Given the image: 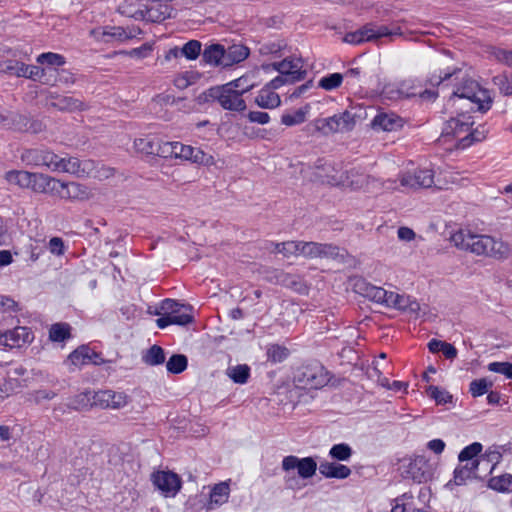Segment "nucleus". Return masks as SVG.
<instances>
[{
    "label": "nucleus",
    "mask_w": 512,
    "mask_h": 512,
    "mask_svg": "<svg viewBox=\"0 0 512 512\" xmlns=\"http://www.w3.org/2000/svg\"><path fill=\"white\" fill-rule=\"evenodd\" d=\"M450 241L458 249L495 259H507L512 254L508 243L489 235L475 234L468 229L455 231L451 234Z\"/></svg>",
    "instance_id": "f257e3e1"
},
{
    "label": "nucleus",
    "mask_w": 512,
    "mask_h": 512,
    "mask_svg": "<svg viewBox=\"0 0 512 512\" xmlns=\"http://www.w3.org/2000/svg\"><path fill=\"white\" fill-rule=\"evenodd\" d=\"M317 468L322 476L326 478L345 479L351 474V469L346 465L337 462L323 461L319 467L313 457L298 458L294 455H289L282 460V469L285 472L297 470V475L303 479L312 478Z\"/></svg>",
    "instance_id": "f03ea898"
},
{
    "label": "nucleus",
    "mask_w": 512,
    "mask_h": 512,
    "mask_svg": "<svg viewBox=\"0 0 512 512\" xmlns=\"http://www.w3.org/2000/svg\"><path fill=\"white\" fill-rule=\"evenodd\" d=\"M403 31L397 24L391 27L386 25H377L376 23H367L356 31L348 32L343 37V42L359 45L365 42H378L382 38H389L393 41V37L402 36Z\"/></svg>",
    "instance_id": "7ed1b4c3"
},
{
    "label": "nucleus",
    "mask_w": 512,
    "mask_h": 512,
    "mask_svg": "<svg viewBox=\"0 0 512 512\" xmlns=\"http://www.w3.org/2000/svg\"><path fill=\"white\" fill-rule=\"evenodd\" d=\"M474 121L469 114H459L449 119L442 130V137H453L458 140V147L465 148L474 141H480L481 137L476 130H471Z\"/></svg>",
    "instance_id": "20e7f679"
},
{
    "label": "nucleus",
    "mask_w": 512,
    "mask_h": 512,
    "mask_svg": "<svg viewBox=\"0 0 512 512\" xmlns=\"http://www.w3.org/2000/svg\"><path fill=\"white\" fill-rule=\"evenodd\" d=\"M397 471L403 480H432L437 477L436 467L423 456L399 460Z\"/></svg>",
    "instance_id": "39448f33"
},
{
    "label": "nucleus",
    "mask_w": 512,
    "mask_h": 512,
    "mask_svg": "<svg viewBox=\"0 0 512 512\" xmlns=\"http://www.w3.org/2000/svg\"><path fill=\"white\" fill-rule=\"evenodd\" d=\"M452 98L469 100L481 112L488 111L492 104L489 91L471 78H462L461 83L453 91Z\"/></svg>",
    "instance_id": "423d86ee"
},
{
    "label": "nucleus",
    "mask_w": 512,
    "mask_h": 512,
    "mask_svg": "<svg viewBox=\"0 0 512 512\" xmlns=\"http://www.w3.org/2000/svg\"><path fill=\"white\" fill-rule=\"evenodd\" d=\"M502 457V453L497 447L492 446L486 449L476 463L477 469L474 480H512L511 474L500 473L494 475Z\"/></svg>",
    "instance_id": "0eeeda50"
},
{
    "label": "nucleus",
    "mask_w": 512,
    "mask_h": 512,
    "mask_svg": "<svg viewBox=\"0 0 512 512\" xmlns=\"http://www.w3.org/2000/svg\"><path fill=\"white\" fill-rule=\"evenodd\" d=\"M180 158L183 160L191 161L204 166L215 165V159L211 154L204 152L200 148H195L190 145H184L180 142H165L164 143V157Z\"/></svg>",
    "instance_id": "6e6552de"
},
{
    "label": "nucleus",
    "mask_w": 512,
    "mask_h": 512,
    "mask_svg": "<svg viewBox=\"0 0 512 512\" xmlns=\"http://www.w3.org/2000/svg\"><path fill=\"white\" fill-rule=\"evenodd\" d=\"M230 86L231 84H224L222 86L211 87L204 92L205 100L217 101L225 110L244 111L246 109L244 99Z\"/></svg>",
    "instance_id": "1a4fd4ad"
},
{
    "label": "nucleus",
    "mask_w": 512,
    "mask_h": 512,
    "mask_svg": "<svg viewBox=\"0 0 512 512\" xmlns=\"http://www.w3.org/2000/svg\"><path fill=\"white\" fill-rule=\"evenodd\" d=\"M356 125L355 114L346 110L331 117L315 120V129L323 135L352 131Z\"/></svg>",
    "instance_id": "9d476101"
},
{
    "label": "nucleus",
    "mask_w": 512,
    "mask_h": 512,
    "mask_svg": "<svg viewBox=\"0 0 512 512\" xmlns=\"http://www.w3.org/2000/svg\"><path fill=\"white\" fill-rule=\"evenodd\" d=\"M295 379L299 385L307 389H319L328 382L327 374L320 364L301 367Z\"/></svg>",
    "instance_id": "9b49d317"
},
{
    "label": "nucleus",
    "mask_w": 512,
    "mask_h": 512,
    "mask_svg": "<svg viewBox=\"0 0 512 512\" xmlns=\"http://www.w3.org/2000/svg\"><path fill=\"white\" fill-rule=\"evenodd\" d=\"M46 174L32 173L23 170H11L5 174V179L12 185L28 188L36 193H41Z\"/></svg>",
    "instance_id": "f8f14e48"
},
{
    "label": "nucleus",
    "mask_w": 512,
    "mask_h": 512,
    "mask_svg": "<svg viewBox=\"0 0 512 512\" xmlns=\"http://www.w3.org/2000/svg\"><path fill=\"white\" fill-rule=\"evenodd\" d=\"M300 255L307 258H331L343 259L344 254L341 249L328 243L304 242L300 241Z\"/></svg>",
    "instance_id": "ddd939ff"
},
{
    "label": "nucleus",
    "mask_w": 512,
    "mask_h": 512,
    "mask_svg": "<svg viewBox=\"0 0 512 512\" xmlns=\"http://www.w3.org/2000/svg\"><path fill=\"white\" fill-rule=\"evenodd\" d=\"M58 155L43 148L25 149L21 154V160L30 166H44L53 171Z\"/></svg>",
    "instance_id": "4468645a"
},
{
    "label": "nucleus",
    "mask_w": 512,
    "mask_h": 512,
    "mask_svg": "<svg viewBox=\"0 0 512 512\" xmlns=\"http://www.w3.org/2000/svg\"><path fill=\"white\" fill-rule=\"evenodd\" d=\"M90 34L105 43L113 41L125 42L135 36L133 30H127L120 26H105L91 30Z\"/></svg>",
    "instance_id": "2eb2a0df"
},
{
    "label": "nucleus",
    "mask_w": 512,
    "mask_h": 512,
    "mask_svg": "<svg viewBox=\"0 0 512 512\" xmlns=\"http://www.w3.org/2000/svg\"><path fill=\"white\" fill-rule=\"evenodd\" d=\"M400 183L403 187L412 189L430 188L434 183V172L428 168H419L413 173L403 174Z\"/></svg>",
    "instance_id": "dca6fc26"
},
{
    "label": "nucleus",
    "mask_w": 512,
    "mask_h": 512,
    "mask_svg": "<svg viewBox=\"0 0 512 512\" xmlns=\"http://www.w3.org/2000/svg\"><path fill=\"white\" fill-rule=\"evenodd\" d=\"M128 399L124 392L102 390L93 393V404L101 408L120 409L128 404Z\"/></svg>",
    "instance_id": "f3484780"
},
{
    "label": "nucleus",
    "mask_w": 512,
    "mask_h": 512,
    "mask_svg": "<svg viewBox=\"0 0 512 512\" xmlns=\"http://www.w3.org/2000/svg\"><path fill=\"white\" fill-rule=\"evenodd\" d=\"M272 67L280 74L291 79V83L304 79L306 75L302 61L299 58L287 57L280 62L273 63Z\"/></svg>",
    "instance_id": "a211bd4d"
},
{
    "label": "nucleus",
    "mask_w": 512,
    "mask_h": 512,
    "mask_svg": "<svg viewBox=\"0 0 512 512\" xmlns=\"http://www.w3.org/2000/svg\"><path fill=\"white\" fill-rule=\"evenodd\" d=\"M162 309L169 311L174 325L185 326L193 321L191 306L183 305L175 300L166 299L163 302Z\"/></svg>",
    "instance_id": "6ab92c4d"
},
{
    "label": "nucleus",
    "mask_w": 512,
    "mask_h": 512,
    "mask_svg": "<svg viewBox=\"0 0 512 512\" xmlns=\"http://www.w3.org/2000/svg\"><path fill=\"white\" fill-rule=\"evenodd\" d=\"M405 120L394 112H379L371 126L376 131L393 132L403 128Z\"/></svg>",
    "instance_id": "aec40b11"
},
{
    "label": "nucleus",
    "mask_w": 512,
    "mask_h": 512,
    "mask_svg": "<svg viewBox=\"0 0 512 512\" xmlns=\"http://www.w3.org/2000/svg\"><path fill=\"white\" fill-rule=\"evenodd\" d=\"M164 143L155 137L146 136L135 139L134 148L145 155L164 157Z\"/></svg>",
    "instance_id": "412c9836"
},
{
    "label": "nucleus",
    "mask_w": 512,
    "mask_h": 512,
    "mask_svg": "<svg viewBox=\"0 0 512 512\" xmlns=\"http://www.w3.org/2000/svg\"><path fill=\"white\" fill-rule=\"evenodd\" d=\"M354 289L360 295L379 304L383 303V299L386 296L384 288L374 286L364 279H357L354 283Z\"/></svg>",
    "instance_id": "4be33fe9"
},
{
    "label": "nucleus",
    "mask_w": 512,
    "mask_h": 512,
    "mask_svg": "<svg viewBox=\"0 0 512 512\" xmlns=\"http://www.w3.org/2000/svg\"><path fill=\"white\" fill-rule=\"evenodd\" d=\"M86 164L76 157L62 158L58 156L56 165L53 167V172H65L82 176L86 173Z\"/></svg>",
    "instance_id": "5701e85b"
},
{
    "label": "nucleus",
    "mask_w": 512,
    "mask_h": 512,
    "mask_svg": "<svg viewBox=\"0 0 512 512\" xmlns=\"http://www.w3.org/2000/svg\"><path fill=\"white\" fill-rule=\"evenodd\" d=\"M43 190L41 193L49 194L51 196H56L61 199L70 200V185L69 182H61L60 180L51 177L49 175L45 176V182L43 185Z\"/></svg>",
    "instance_id": "b1692460"
},
{
    "label": "nucleus",
    "mask_w": 512,
    "mask_h": 512,
    "mask_svg": "<svg viewBox=\"0 0 512 512\" xmlns=\"http://www.w3.org/2000/svg\"><path fill=\"white\" fill-rule=\"evenodd\" d=\"M230 494V487L228 482H219L214 484L209 489V501L207 503V510H213L216 507L226 503Z\"/></svg>",
    "instance_id": "393cba45"
},
{
    "label": "nucleus",
    "mask_w": 512,
    "mask_h": 512,
    "mask_svg": "<svg viewBox=\"0 0 512 512\" xmlns=\"http://www.w3.org/2000/svg\"><path fill=\"white\" fill-rule=\"evenodd\" d=\"M202 60L211 66L218 67H226V50L223 45L214 43L205 47L202 52Z\"/></svg>",
    "instance_id": "a878e982"
},
{
    "label": "nucleus",
    "mask_w": 512,
    "mask_h": 512,
    "mask_svg": "<svg viewBox=\"0 0 512 512\" xmlns=\"http://www.w3.org/2000/svg\"><path fill=\"white\" fill-rule=\"evenodd\" d=\"M69 360L75 366L87 365L90 363L99 364L102 359L99 354L88 346L82 345L69 355Z\"/></svg>",
    "instance_id": "bb28decb"
},
{
    "label": "nucleus",
    "mask_w": 512,
    "mask_h": 512,
    "mask_svg": "<svg viewBox=\"0 0 512 512\" xmlns=\"http://www.w3.org/2000/svg\"><path fill=\"white\" fill-rule=\"evenodd\" d=\"M28 120L25 116L9 111H0V125L14 130H27Z\"/></svg>",
    "instance_id": "cd10ccee"
},
{
    "label": "nucleus",
    "mask_w": 512,
    "mask_h": 512,
    "mask_svg": "<svg viewBox=\"0 0 512 512\" xmlns=\"http://www.w3.org/2000/svg\"><path fill=\"white\" fill-rule=\"evenodd\" d=\"M8 348L21 347L33 339L31 331L27 327L18 326L12 330H6Z\"/></svg>",
    "instance_id": "c85d7f7f"
},
{
    "label": "nucleus",
    "mask_w": 512,
    "mask_h": 512,
    "mask_svg": "<svg viewBox=\"0 0 512 512\" xmlns=\"http://www.w3.org/2000/svg\"><path fill=\"white\" fill-rule=\"evenodd\" d=\"M368 180V175L360 172L358 169H351L346 171L345 176H341L335 183L347 185L353 189H361L368 183Z\"/></svg>",
    "instance_id": "c756f323"
},
{
    "label": "nucleus",
    "mask_w": 512,
    "mask_h": 512,
    "mask_svg": "<svg viewBox=\"0 0 512 512\" xmlns=\"http://www.w3.org/2000/svg\"><path fill=\"white\" fill-rule=\"evenodd\" d=\"M162 1L153 0V3L146 9V18L152 22L160 23L171 15V7Z\"/></svg>",
    "instance_id": "7c9ffc66"
},
{
    "label": "nucleus",
    "mask_w": 512,
    "mask_h": 512,
    "mask_svg": "<svg viewBox=\"0 0 512 512\" xmlns=\"http://www.w3.org/2000/svg\"><path fill=\"white\" fill-rule=\"evenodd\" d=\"M51 105L61 111H82L85 109V104L72 96L58 95L53 97Z\"/></svg>",
    "instance_id": "2f4dec72"
},
{
    "label": "nucleus",
    "mask_w": 512,
    "mask_h": 512,
    "mask_svg": "<svg viewBox=\"0 0 512 512\" xmlns=\"http://www.w3.org/2000/svg\"><path fill=\"white\" fill-rule=\"evenodd\" d=\"M255 103L264 109H274L280 106V96L269 88H263L255 98Z\"/></svg>",
    "instance_id": "473e14b6"
},
{
    "label": "nucleus",
    "mask_w": 512,
    "mask_h": 512,
    "mask_svg": "<svg viewBox=\"0 0 512 512\" xmlns=\"http://www.w3.org/2000/svg\"><path fill=\"white\" fill-rule=\"evenodd\" d=\"M249 48L242 44H234L226 50L225 66L229 67L244 61L249 56Z\"/></svg>",
    "instance_id": "72a5a7b5"
},
{
    "label": "nucleus",
    "mask_w": 512,
    "mask_h": 512,
    "mask_svg": "<svg viewBox=\"0 0 512 512\" xmlns=\"http://www.w3.org/2000/svg\"><path fill=\"white\" fill-rule=\"evenodd\" d=\"M250 367L247 364H238L228 367L227 376L236 384H245L250 378Z\"/></svg>",
    "instance_id": "f704fd0d"
},
{
    "label": "nucleus",
    "mask_w": 512,
    "mask_h": 512,
    "mask_svg": "<svg viewBox=\"0 0 512 512\" xmlns=\"http://www.w3.org/2000/svg\"><path fill=\"white\" fill-rule=\"evenodd\" d=\"M477 461L478 459L459 463L454 470V480H474Z\"/></svg>",
    "instance_id": "c9c22d12"
},
{
    "label": "nucleus",
    "mask_w": 512,
    "mask_h": 512,
    "mask_svg": "<svg viewBox=\"0 0 512 512\" xmlns=\"http://www.w3.org/2000/svg\"><path fill=\"white\" fill-rule=\"evenodd\" d=\"M395 309L418 315L420 311V304L413 298L407 295L398 294L395 303Z\"/></svg>",
    "instance_id": "e433bc0d"
},
{
    "label": "nucleus",
    "mask_w": 512,
    "mask_h": 512,
    "mask_svg": "<svg viewBox=\"0 0 512 512\" xmlns=\"http://www.w3.org/2000/svg\"><path fill=\"white\" fill-rule=\"evenodd\" d=\"M270 244L273 246V252L281 253L284 257L300 255V241L271 242Z\"/></svg>",
    "instance_id": "4c0bfd02"
},
{
    "label": "nucleus",
    "mask_w": 512,
    "mask_h": 512,
    "mask_svg": "<svg viewBox=\"0 0 512 512\" xmlns=\"http://www.w3.org/2000/svg\"><path fill=\"white\" fill-rule=\"evenodd\" d=\"M482 451L483 445L480 442H473L460 451L458 461L459 463H463L464 461L479 459L483 454Z\"/></svg>",
    "instance_id": "58836bf2"
},
{
    "label": "nucleus",
    "mask_w": 512,
    "mask_h": 512,
    "mask_svg": "<svg viewBox=\"0 0 512 512\" xmlns=\"http://www.w3.org/2000/svg\"><path fill=\"white\" fill-rule=\"evenodd\" d=\"M71 327L67 323H55L49 329V339L53 342H63L71 337Z\"/></svg>",
    "instance_id": "ea45409f"
},
{
    "label": "nucleus",
    "mask_w": 512,
    "mask_h": 512,
    "mask_svg": "<svg viewBox=\"0 0 512 512\" xmlns=\"http://www.w3.org/2000/svg\"><path fill=\"white\" fill-rule=\"evenodd\" d=\"M143 361L150 366H157L165 362V353L158 345L151 346L143 355Z\"/></svg>",
    "instance_id": "a19ab883"
},
{
    "label": "nucleus",
    "mask_w": 512,
    "mask_h": 512,
    "mask_svg": "<svg viewBox=\"0 0 512 512\" xmlns=\"http://www.w3.org/2000/svg\"><path fill=\"white\" fill-rule=\"evenodd\" d=\"M267 360L271 363H281L289 356V349L279 344H271L267 347Z\"/></svg>",
    "instance_id": "79ce46f5"
},
{
    "label": "nucleus",
    "mask_w": 512,
    "mask_h": 512,
    "mask_svg": "<svg viewBox=\"0 0 512 512\" xmlns=\"http://www.w3.org/2000/svg\"><path fill=\"white\" fill-rule=\"evenodd\" d=\"M382 93L385 97L391 100L409 98L417 95L414 91L399 90L396 83L386 84L382 89Z\"/></svg>",
    "instance_id": "37998d69"
},
{
    "label": "nucleus",
    "mask_w": 512,
    "mask_h": 512,
    "mask_svg": "<svg viewBox=\"0 0 512 512\" xmlns=\"http://www.w3.org/2000/svg\"><path fill=\"white\" fill-rule=\"evenodd\" d=\"M70 185V201H84L91 197V190L88 186L78 183L69 182Z\"/></svg>",
    "instance_id": "c03bdc74"
},
{
    "label": "nucleus",
    "mask_w": 512,
    "mask_h": 512,
    "mask_svg": "<svg viewBox=\"0 0 512 512\" xmlns=\"http://www.w3.org/2000/svg\"><path fill=\"white\" fill-rule=\"evenodd\" d=\"M188 360L185 355L174 354L166 363L167 371L172 374H180L187 368Z\"/></svg>",
    "instance_id": "a18cd8bd"
},
{
    "label": "nucleus",
    "mask_w": 512,
    "mask_h": 512,
    "mask_svg": "<svg viewBox=\"0 0 512 512\" xmlns=\"http://www.w3.org/2000/svg\"><path fill=\"white\" fill-rule=\"evenodd\" d=\"M352 454V448L346 443L335 444L329 450V456L337 461H346Z\"/></svg>",
    "instance_id": "49530a36"
},
{
    "label": "nucleus",
    "mask_w": 512,
    "mask_h": 512,
    "mask_svg": "<svg viewBox=\"0 0 512 512\" xmlns=\"http://www.w3.org/2000/svg\"><path fill=\"white\" fill-rule=\"evenodd\" d=\"M37 62L41 65H47L51 67L63 66L66 63L65 58L61 54L53 52L40 54L37 57Z\"/></svg>",
    "instance_id": "de8ad7c7"
},
{
    "label": "nucleus",
    "mask_w": 512,
    "mask_h": 512,
    "mask_svg": "<svg viewBox=\"0 0 512 512\" xmlns=\"http://www.w3.org/2000/svg\"><path fill=\"white\" fill-rule=\"evenodd\" d=\"M342 81L343 75L341 73H332L322 77L318 82V86L326 91H332L338 88Z\"/></svg>",
    "instance_id": "09e8293b"
},
{
    "label": "nucleus",
    "mask_w": 512,
    "mask_h": 512,
    "mask_svg": "<svg viewBox=\"0 0 512 512\" xmlns=\"http://www.w3.org/2000/svg\"><path fill=\"white\" fill-rule=\"evenodd\" d=\"M93 404V395L91 392H83L76 395L68 404L69 408L74 410H82Z\"/></svg>",
    "instance_id": "8fccbe9b"
},
{
    "label": "nucleus",
    "mask_w": 512,
    "mask_h": 512,
    "mask_svg": "<svg viewBox=\"0 0 512 512\" xmlns=\"http://www.w3.org/2000/svg\"><path fill=\"white\" fill-rule=\"evenodd\" d=\"M202 44L198 40H190L181 48L182 56L188 60H196L201 54Z\"/></svg>",
    "instance_id": "3c124183"
},
{
    "label": "nucleus",
    "mask_w": 512,
    "mask_h": 512,
    "mask_svg": "<svg viewBox=\"0 0 512 512\" xmlns=\"http://www.w3.org/2000/svg\"><path fill=\"white\" fill-rule=\"evenodd\" d=\"M231 84V88L242 96L244 93L250 91L254 87V83L251 81L249 75H243L233 81L228 82Z\"/></svg>",
    "instance_id": "603ef678"
},
{
    "label": "nucleus",
    "mask_w": 512,
    "mask_h": 512,
    "mask_svg": "<svg viewBox=\"0 0 512 512\" xmlns=\"http://www.w3.org/2000/svg\"><path fill=\"white\" fill-rule=\"evenodd\" d=\"M155 488L168 498L174 497L181 489V482H153Z\"/></svg>",
    "instance_id": "864d4df0"
},
{
    "label": "nucleus",
    "mask_w": 512,
    "mask_h": 512,
    "mask_svg": "<svg viewBox=\"0 0 512 512\" xmlns=\"http://www.w3.org/2000/svg\"><path fill=\"white\" fill-rule=\"evenodd\" d=\"M492 386L493 383L486 378L476 379L470 383L469 391L473 397H479L487 393Z\"/></svg>",
    "instance_id": "5fc2aeb1"
},
{
    "label": "nucleus",
    "mask_w": 512,
    "mask_h": 512,
    "mask_svg": "<svg viewBox=\"0 0 512 512\" xmlns=\"http://www.w3.org/2000/svg\"><path fill=\"white\" fill-rule=\"evenodd\" d=\"M307 111L298 109L294 113H286L281 117V123L285 126H294L303 123L306 120Z\"/></svg>",
    "instance_id": "6e6d98bb"
},
{
    "label": "nucleus",
    "mask_w": 512,
    "mask_h": 512,
    "mask_svg": "<svg viewBox=\"0 0 512 512\" xmlns=\"http://www.w3.org/2000/svg\"><path fill=\"white\" fill-rule=\"evenodd\" d=\"M23 63L17 60H6L0 63V71L21 77L23 74Z\"/></svg>",
    "instance_id": "4d7b16f0"
},
{
    "label": "nucleus",
    "mask_w": 512,
    "mask_h": 512,
    "mask_svg": "<svg viewBox=\"0 0 512 512\" xmlns=\"http://www.w3.org/2000/svg\"><path fill=\"white\" fill-rule=\"evenodd\" d=\"M197 78L198 77L196 73L187 71L181 75H178L174 80V84L179 89H185L188 86L194 84Z\"/></svg>",
    "instance_id": "13d9d810"
},
{
    "label": "nucleus",
    "mask_w": 512,
    "mask_h": 512,
    "mask_svg": "<svg viewBox=\"0 0 512 512\" xmlns=\"http://www.w3.org/2000/svg\"><path fill=\"white\" fill-rule=\"evenodd\" d=\"M491 372L505 375L508 379H512V363L510 362H491L488 365Z\"/></svg>",
    "instance_id": "bf43d9fd"
},
{
    "label": "nucleus",
    "mask_w": 512,
    "mask_h": 512,
    "mask_svg": "<svg viewBox=\"0 0 512 512\" xmlns=\"http://www.w3.org/2000/svg\"><path fill=\"white\" fill-rule=\"evenodd\" d=\"M430 396L437 402V404H446L451 401L452 396L445 390H442L436 386H430L428 388Z\"/></svg>",
    "instance_id": "052dcab7"
},
{
    "label": "nucleus",
    "mask_w": 512,
    "mask_h": 512,
    "mask_svg": "<svg viewBox=\"0 0 512 512\" xmlns=\"http://www.w3.org/2000/svg\"><path fill=\"white\" fill-rule=\"evenodd\" d=\"M56 396V393L52 390L39 389L31 394L32 400L36 404H40L43 401H50Z\"/></svg>",
    "instance_id": "680f3d73"
},
{
    "label": "nucleus",
    "mask_w": 512,
    "mask_h": 512,
    "mask_svg": "<svg viewBox=\"0 0 512 512\" xmlns=\"http://www.w3.org/2000/svg\"><path fill=\"white\" fill-rule=\"evenodd\" d=\"M285 43L283 41L278 42H269L262 46L261 53L263 54H273V55H281V51L285 48Z\"/></svg>",
    "instance_id": "e2e57ef3"
},
{
    "label": "nucleus",
    "mask_w": 512,
    "mask_h": 512,
    "mask_svg": "<svg viewBox=\"0 0 512 512\" xmlns=\"http://www.w3.org/2000/svg\"><path fill=\"white\" fill-rule=\"evenodd\" d=\"M23 74H21V77H27L33 80H36L37 78H40L44 74V70L41 69L39 66L35 65H26L23 63Z\"/></svg>",
    "instance_id": "0e129e2a"
},
{
    "label": "nucleus",
    "mask_w": 512,
    "mask_h": 512,
    "mask_svg": "<svg viewBox=\"0 0 512 512\" xmlns=\"http://www.w3.org/2000/svg\"><path fill=\"white\" fill-rule=\"evenodd\" d=\"M150 480H181V478L173 471L156 470L152 472Z\"/></svg>",
    "instance_id": "69168bd1"
},
{
    "label": "nucleus",
    "mask_w": 512,
    "mask_h": 512,
    "mask_svg": "<svg viewBox=\"0 0 512 512\" xmlns=\"http://www.w3.org/2000/svg\"><path fill=\"white\" fill-rule=\"evenodd\" d=\"M49 251L57 256L64 254V242L60 237H53L49 240L48 244Z\"/></svg>",
    "instance_id": "338daca9"
},
{
    "label": "nucleus",
    "mask_w": 512,
    "mask_h": 512,
    "mask_svg": "<svg viewBox=\"0 0 512 512\" xmlns=\"http://www.w3.org/2000/svg\"><path fill=\"white\" fill-rule=\"evenodd\" d=\"M250 122L258 124H267L270 121V116L267 112L262 111H250L247 115Z\"/></svg>",
    "instance_id": "774afa93"
}]
</instances>
